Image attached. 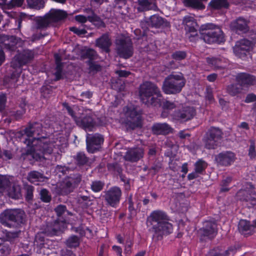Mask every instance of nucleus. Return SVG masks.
Wrapping results in <instances>:
<instances>
[{"label":"nucleus","mask_w":256,"mask_h":256,"mask_svg":"<svg viewBox=\"0 0 256 256\" xmlns=\"http://www.w3.org/2000/svg\"><path fill=\"white\" fill-rule=\"evenodd\" d=\"M107 167L108 170L116 172L119 174H121L122 171V169L120 164L116 162L108 164L107 165Z\"/></svg>","instance_id":"nucleus-53"},{"label":"nucleus","mask_w":256,"mask_h":256,"mask_svg":"<svg viewBox=\"0 0 256 256\" xmlns=\"http://www.w3.org/2000/svg\"><path fill=\"white\" fill-rule=\"evenodd\" d=\"M237 196L248 208L256 206V193L251 190H240L237 193Z\"/></svg>","instance_id":"nucleus-20"},{"label":"nucleus","mask_w":256,"mask_h":256,"mask_svg":"<svg viewBox=\"0 0 256 256\" xmlns=\"http://www.w3.org/2000/svg\"><path fill=\"white\" fill-rule=\"evenodd\" d=\"M40 200L45 203H49L52 200V196L50 192L46 188H42L40 192Z\"/></svg>","instance_id":"nucleus-46"},{"label":"nucleus","mask_w":256,"mask_h":256,"mask_svg":"<svg viewBox=\"0 0 256 256\" xmlns=\"http://www.w3.org/2000/svg\"><path fill=\"white\" fill-rule=\"evenodd\" d=\"M162 167V163L159 161H156L153 164L152 166L149 168L148 171L150 172H152V174H156L158 172Z\"/></svg>","instance_id":"nucleus-58"},{"label":"nucleus","mask_w":256,"mask_h":256,"mask_svg":"<svg viewBox=\"0 0 256 256\" xmlns=\"http://www.w3.org/2000/svg\"><path fill=\"white\" fill-rule=\"evenodd\" d=\"M34 56V52L28 49L18 52L12 59L10 62L9 76L11 80L17 79L22 72V66L30 62Z\"/></svg>","instance_id":"nucleus-3"},{"label":"nucleus","mask_w":256,"mask_h":256,"mask_svg":"<svg viewBox=\"0 0 256 256\" xmlns=\"http://www.w3.org/2000/svg\"><path fill=\"white\" fill-rule=\"evenodd\" d=\"M104 142L103 136L98 133L88 134L86 136V148L88 152L94 154L100 150Z\"/></svg>","instance_id":"nucleus-12"},{"label":"nucleus","mask_w":256,"mask_h":256,"mask_svg":"<svg viewBox=\"0 0 256 256\" xmlns=\"http://www.w3.org/2000/svg\"><path fill=\"white\" fill-rule=\"evenodd\" d=\"M236 82H239L244 89L256 84V77L248 73L238 74L236 78Z\"/></svg>","instance_id":"nucleus-24"},{"label":"nucleus","mask_w":256,"mask_h":256,"mask_svg":"<svg viewBox=\"0 0 256 256\" xmlns=\"http://www.w3.org/2000/svg\"><path fill=\"white\" fill-rule=\"evenodd\" d=\"M244 90V88L239 82L228 84L226 88V91L227 93L232 96H234L241 94Z\"/></svg>","instance_id":"nucleus-34"},{"label":"nucleus","mask_w":256,"mask_h":256,"mask_svg":"<svg viewBox=\"0 0 256 256\" xmlns=\"http://www.w3.org/2000/svg\"><path fill=\"white\" fill-rule=\"evenodd\" d=\"M209 5L214 9L227 8L229 6L226 0H212Z\"/></svg>","instance_id":"nucleus-42"},{"label":"nucleus","mask_w":256,"mask_h":256,"mask_svg":"<svg viewBox=\"0 0 256 256\" xmlns=\"http://www.w3.org/2000/svg\"><path fill=\"white\" fill-rule=\"evenodd\" d=\"M168 217L162 211H154L149 217L147 224L152 233V240L157 242L162 239L163 236L170 234L172 230L171 224L168 222Z\"/></svg>","instance_id":"nucleus-1"},{"label":"nucleus","mask_w":256,"mask_h":256,"mask_svg":"<svg viewBox=\"0 0 256 256\" xmlns=\"http://www.w3.org/2000/svg\"><path fill=\"white\" fill-rule=\"evenodd\" d=\"M66 244L67 246L70 248L78 247L80 244L79 238L76 236H72L66 240Z\"/></svg>","instance_id":"nucleus-49"},{"label":"nucleus","mask_w":256,"mask_h":256,"mask_svg":"<svg viewBox=\"0 0 256 256\" xmlns=\"http://www.w3.org/2000/svg\"><path fill=\"white\" fill-rule=\"evenodd\" d=\"M26 216L21 208H10L0 214V222L8 228L19 227L25 224Z\"/></svg>","instance_id":"nucleus-4"},{"label":"nucleus","mask_w":256,"mask_h":256,"mask_svg":"<svg viewBox=\"0 0 256 256\" xmlns=\"http://www.w3.org/2000/svg\"><path fill=\"white\" fill-rule=\"evenodd\" d=\"M22 40L14 36L6 34H0V47L10 52H15L17 48V45L21 43Z\"/></svg>","instance_id":"nucleus-16"},{"label":"nucleus","mask_w":256,"mask_h":256,"mask_svg":"<svg viewBox=\"0 0 256 256\" xmlns=\"http://www.w3.org/2000/svg\"><path fill=\"white\" fill-rule=\"evenodd\" d=\"M104 186V183L100 180H96L92 182L90 184L92 190L96 192L101 191Z\"/></svg>","instance_id":"nucleus-51"},{"label":"nucleus","mask_w":256,"mask_h":256,"mask_svg":"<svg viewBox=\"0 0 256 256\" xmlns=\"http://www.w3.org/2000/svg\"><path fill=\"white\" fill-rule=\"evenodd\" d=\"M230 29L238 34L246 33L249 30L247 21L242 18H239L231 22Z\"/></svg>","instance_id":"nucleus-26"},{"label":"nucleus","mask_w":256,"mask_h":256,"mask_svg":"<svg viewBox=\"0 0 256 256\" xmlns=\"http://www.w3.org/2000/svg\"><path fill=\"white\" fill-rule=\"evenodd\" d=\"M250 145L248 150V156L251 158H254L256 156L254 141L252 140H250Z\"/></svg>","instance_id":"nucleus-59"},{"label":"nucleus","mask_w":256,"mask_h":256,"mask_svg":"<svg viewBox=\"0 0 256 256\" xmlns=\"http://www.w3.org/2000/svg\"><path fill=\"white\" fill-rule=\"evenodd\" d=\"M186 80L181 73L172 74L167 76L163 82L162 90L166 94L180 93L186 84Z\"/></svg>","instance_id":"nucleus-7"},{"label":"nucleus","mask_w":256,"mask_h":256,"mask_svg":"<svg viewBox=\"0 0 256 256\" xmlns=\"http://www.w3.org/2000/svg\"><path fill=\"white\" fill-rule=\"evenodd\" d=\"M40 92L43 97L47 98L52 94V88L49 85L43 86L40 89Z\"/></svg>","instance_id":"nucleus-55"},{"label":"nucleus","mask_w":256,"mask_h":256,"mask_svg":"<svg viewBox=\"0 0 256 256\" xmlns=\"http://www.w3.org/2000/svg\"><path fill=\"white\" fill-rule=\"evenodd\" d=\"M186 5L194 8L202 10L204 8L200 0H185Z\"/></svg>","instance_id":"nucleus-43"},{"label":"nucleus","mask_w":256,"mask_h":256,"mask_svg":"<svg viewBox=\"0 0 256 256\" xmlns=\"http://www.w3.org/2000/svg\"><path fill=\"white\" fill-rule=\"evenodd\" d=\"M125 126L128 131L132 130L136 128H140L142 126L141 120H127Z\"/></svg>","instance_id":"nucleus-45"},{"label":"nucleus","mask_w":256,"mask_h":256,"mask_svg":"<svg viewBox=\"0 0 256 256\" xmlns=\"http://www.w3.org/2000/svg\"><path fill=\"white\" fill-rule=\"evenodd\" d=\"M142 24L156 28H164L170 26V22L158 14H154L148 18L144 19L142 22Z\"/></svg>","instance_id":"nucleus-18"},{"label":"nucleus","mask_w":256,"mask_h":256,"mask_svg":"<svg viewBox=\"0 0 256 256\" xmlns=\"http://www.w3.org/2000/svg\"><path fill=\"white\" fill-rule=\"evenodd\" d=\"M10 181L5 176L0 175V193H2L10 184Z\"/></svg>","instance_id":"nucleus-56"},{"label":"nucleus","mask_w":256,"mask_h":256,"mask_svg":"<svg viewBox=\"0 0 256 256\" xmlns=\"http://www.w3.org/2000/svg\"><path fill=\"white\" fill-rule=\"evenodd\" d=\"M172 127L167 123H155L152 126V131L154 134L166 135L172 131Z\"/></svg>","instance_id":"nucleus-29"},{"label":"nucleus","mask_w":256,"mask_h":256,"mask_svg":"<svg viewBox=\"0 0 256 256\" xmlns=\"http://www.w3.org/2000/svg\"><path fill=\"white\" fill-rule=\"evenodd\" d=\"M2 158L4 160H10L12 158L13 154L10 150H3L2 151Z\"/></svg>","instance_id":"nucleus-64"},{"label":"nucleus","mask_w":256,"mask_h":256,"mask_svg":"<svg viewBox=\"0 0 256 256\" xmlns=\"http://www.w3.org/2000/svg\"><path fill=\"white\" fill-rule=\"evenodd\" d=\"M6 188L7 194L12 198L18 200L22 197L21 188L20 186L12 184L10 183Z\"/></svg>","instance_id":"nucleus-31"},{"label":"nucleus","mask_w":256,"mask_h":256,"mask_svg":"<svg viewBox=\"0 0 256 256\" xmlns=\"http://www.w3.org/2000/svg\"><path fill=\"white\" fill-rule=\"evenodd\" d=\"M24 2V0H11L8 4V8L9 9L14 7L21 6Z\"/></svg>","instance_id":"nucleus-60"},{"label":"nucleus","mask_w":256,"mask_h":256,"mask_svg":"<svg viewBox=\"0 0 256 256\" xmlns=\"http://www.w3.org/2000/svg\"><path fill=\"white\" fill-rule=\"evenodd\" d=\"M206 162L202 160H198L195 164V172L198 173H202L206 167Z\"/></svg>","instance_id":"nucleus-54"},{"label":"nucleus","mask_w":256,"mask_h":256,"mask_svg":"<svg viewBox=\"0 0 256 256\" xmlns=\"http://www.w3.org/2000/svg\"><path fill=\"white\" fill-rule=\"evenodd\" d=\"M76 164L80 166L88 165L90 162V158L88 157L84 152H78L76 156H74Z\"/></svg>","instance_id":"nucleus-35"},{"label":"nucleus","mask_w":256,"mask_h":256,"mask_svg":"<svg viewBox=\"0 0 256 256\" xmlns=\"http://www.w3.org/2000/svg\"><path fill=\"white\" fill-rule=\"evenodd\" d=\"M112 45V38L108 32L103 34L100 38L96 39L95 42V46L106 53L110 52V48Z\"/></svg>","instance_id":"nucleus-22"},{"label":"nucleus","mask_w":256,"mask_h":256,"mask_svg":"<svg viewBox=\"0 0 256 256\" xmlns=\"http://www.w3.org/2000/svg\"><path fill=\"white\" fill-rule=\"evenodd\" d=\"M46 178L42 173L36 170L30 172L27 175L26 179L31 183L38 182H44Z\"/></svg>","instance_id":"nucleus-33"},{"label":"nucleus","mask_w":256,"mask_h":256,"mask_svg":"<svg viewBox=\"0 0 256 256\" xmlns=\"http://www.w3.org/2000/svg\"><path fill=\"white\" fill-rule=\"evenodd\" d=\"M20 158L24 160L29 162L31 165H34L36 162L40 164H44L48 158L42 153L38 150L30 148L25 152L22 153Z\"/></svg>","instance_id":"nucleus-13"},{"label":"nucleus","mask_w":256,"mask_h":256,"mask_svg":"<svg viewBox=\"0 0 256 256\" xmlns=\"http://www.w3.org/2000/svg\"><path fill=\"white\" fill-rule=\"evenodd\" d=\"M56 170L58 172H61L63 174H69L70 168L66 166H56Z\"/></svg>","instance_id":"nucleus-63"},{"label":"nucleus","mask_w":256,"mask_h":256,"mask_svg":"<svg viewBox=\"0 0 256 256\" xmlns=\"http://www.w3.org/2000/svg\"><path fill=\"white\" fill-rule=\"evenodd\" d=\"M24 132L28 138L32 137V139H26L24 141L26 144L30 146L32 144L34 138L41 136L43 132L42 124L37 122H30Z\"/></svg>","instance_id":"nucleus-14"},{"label":"nucleus","mask_w":256,"mask_h":256,"mask_svg":"<svg viewBox=\"0 0 256 256\" xmlns=\"http://www.w3.org/2000/svg\"><path fill=\"white\" fill-rule=\"evenodd\" d=\"M34 189L32 185L26 184L24 187L25 200L28 202H32L33 200Z\"/></svg>","instance_id":"nucleus-39"},{"label":"nucleus","mask_w":256,"mask_h":256,"mask_svg":"<svg viewBox=\"0 0 256 256\" xmlns=\"http://www.w3.org/2000/svg\"><path fill=\"white\" fill-rule=\"evenodd\" d=\"M144 150L140 148L128 149L124 156V159L128 162H134L143 157Z\"/></svg>","instance_id":"nucleus-27"},{"label":"nucleus","mask_w":256,"mask_h":256,"mask_svg":"<svg viewBox=\"0 0 256 256\" xmlns=\"http://www.w3.org/2000/svg\"><path fill=\"white\" fill-rule=\"evenodd\" d=\"M34 140H36L38 141L40 150L45 156L46 154H50L53 152V145L52 144L48 142L49 140L46 136H42L40 137H34Z\"/></svg>","instance_id":"nucleus-25"},{"label":"nucleus","mask_w":256,"mask_h":256,"mask_svg":"<svg viewBox=\"0 0 256 256\" xmlns=\"http://www.w3.org/2000/svg\"><path fill=\"white\" fill-rule=\"evenodd\" d=\"M138 6L137 9L138 12H144L152 9V3L150 0H138Z\"/></svg>","instance_id":"nucleus-41"},{"label":"nucleus","mask_w":256,"mask_h":256,"mask_svg":"<svg viewBox=\"0 0 256 256\" xmlns=\"http://www.w3.org/2000/svg\"><path fill=\"white\" fill-rule=\"evenodd\" d=\"M76 124L80 127L91 130L94 126L96 122L91 116L86 115L82 118H79Z\"/></svg>","instance_id":"nucleus-30"},{"label":"nucleus","mask_w":256,"mask_h":256,"mask_svg":"<svg viewBox=\"0 0 256 256\" xmlns=\"http://www.w3.org/2000/svg\"><path fill=\"white\" fill-rule=\"evenodd\" d=\"M252 226L246 220H241L238 224V230L242 234H251Z\"/></svg>","instance_id":"nucleus-37"},{"label":"nucleus","mask_w":256,"mask_h":256,"mask_svg":"<svg viewBox=\"0 0 256 256\" xmlns=\"http://www.w3.org/2000/svg\"><path fill=\"white\" fill-rule=\"evenodd\" d=\"M82 180V176L78 174H70L56 188V193L60 196H66L72 192Z\"/></svg>","instance_id":"nucleus-8"},{"label":"nucleus","mask_w":256,"mask_h":256,"mask_svg":"<svg viewBox=\"0 0 256 256\" xmlns=\"http://www.w3.org/2000/svg\"><path fill=\"white\" fill-rule=\"evenodd\" d=\"M82 56L84 58H88V60L92 61L98 57L96 52L92 48H88L82 52Z\"/></svg>","instance_id":"nucleus-48"},{"label":"nucleus","mask_w":256,"mask_h":256,"mask_svg":"<svg viewBox=\"0 0 256 256\" xmlns=\"http://www.w3.org/2000/svg\"><path fill=\"white\" fill-rule=\"evenodd\" d=\"M126 115L128 120H141V112L138 110L136 107H129L127 108Z\"/></svg>","instance_id":"nucleus-36"},{"label":"nucleus","mask_w":256,"mask_h":256,"mask_svg":"<svg viewBox=\"0 0 256 256\" xmlns=\"http://www.w3.org/2000/svg\"><path fill=\"white\" fill-rule=\"evenodd\" d=\"M201 38L206 43L220 44L225 41L224 36L221 28L212 23L202 24L200 27Z\"/></svg>","instance_id":"nucleus-5"},{"label":"nucleus","mask_w":256,"mask_h":256,"mask_svg":"<svg viewBox=\"0 0 256 256\" xmlns=\"http://www.w3.org/2000/svg\"><path fill=\"white\" fill-rule=\"evenodd\" d=\"M40 233L46 236H52L58 235L60 232V222L57 220L47 222L42 224L40 228Z\"/></svg>","instance_id":"nucleus-19"},{"label":"nucleus","mask_w":256,"mask_h":256,"mask_svg":"<svg viewBox=\"0 0 256 256\" xmlns=\"http://www.w3.org/2000/svg\"><path fill=\"white\" fill-rule=\"evenodd\" d=\"M42 234H40L36 235L35 240V242L36 243V244L38 245L40 248L45 247L44 238V236H41Z\"/></svg>","instance_id":"nucleus-61"},{"label":"nucleus","mask_w":256,"mask_h":256,"mask_svg":"<svg viewBox=\"0 0 256 256\" xmlns=\"http://www.w3.org/2000/svg\"><path fill=\"white\" fill-rule=\"evenodd\" d=\"M54 211L58 218L57 220L59 222L64 223L69 216H73V213L68 210L66 206L62 204L57 206L54 208Z\"/></svg>","instance_id":"nucleus-28"},{"label":"nucleus","mask_w":256,"mask_h":256,"mask_svg":"<svg viewBox=\"0 0 256 256\" xmlns=\"http://www.w3.org/2000/svg\"><path fill=\"white\" fill-rule=\"evenodd\" d=\"M70 30L78 36L84 35L87 33V31L85 29H80L74 26L70 27Z\"/></svg>","instance_id":"nucleus-62"},{"label":"nucleus","mask_w":256,"mask_h":256,"mask_svg":"<svg viewBox=\"0 0 256 256\" xmlns=\"http://www.w3.org/2000/svg\"><path fill=\"white\" fill-rule=\"evenodd\" d=\"M196 115V109L190 106H185L176 110L172 114L174 118L181 122L191 120Z\"/></svg>","instance_id":"nucleus-15"},{"label":"nucleus","mask_w":256,"mask_h":256,"mask_svg":"<svg viewBox=\"0 0 256 256\" xmlns=\"http://www.w3.org/2000/svg\"><path fill=\"white\" fill-rule=\"evenodd\" d=\"M103 198L106 204L113 208L119 204L122 192L120 188L114 186L108 190L104 192Z\"/></svg>","instance_id":"nucleus-17"},{"label":"nucleus","mask_w":256,"mask_h":256,"mask_svg":"<svg viewBox=\"0 0 256 256\" xmlns=\"http://www.w3.org/2000/svg\"><path fill=\"white\" fill-rule=\"evenodd\" d=\"M112 88L118 92H122L125 90V84L120 80H118L112 84Z\"/></svg>","instance_id":"nucleus-57"},{"label":"nucleus","mask_w":256,"mask_h":256,"mask_svg":"<svg viewBox=\"0 0 256 256\" xmlns=\"http://www.w3.org/2000/svg\"><path fill=\"white\" fill-rule=\"evenodd\" d=\"M217 224L214 220H206L198 232L200 240H212L217 234Z\"/></svg>","instance_id":"nucleus-11"},{"label":"nucleus","mask_w":256,"mask_h":256,"mask_svg":"<svg viewBox=\"0 0 256 256\" xmlns=\"http://www.w3.org/2000/svg\"><path fill=\"white\" fill-rule=\"evenodd\" d=\"M235 159V154L230 151L222 152L215 156V160L218 164L222 166H228Z\"/></svg>","instance_id":"nucleus-21"},{"label":"nucleus","mask_w":256,"mask_h":256,"mask_svg":"<svg viewBox=\"0 0 256 256\" xmlns=\"http://www.w3.org/2000/svg\"><path fill=\"white\" fill-rule=\"evenodd\" d=\"M54 58L56 64V72L54 73L56 80H58L63 78L62 74V64L61 63V58L58 54H54Z\"/></svg>","instance_id":"nucleus-38"},{"label":"nucleus","mask_w":256,"mask_h":256,"mask_svg":"<svg viewBox=\"0 0 256 256\" xmlns=\"http://www.w3.org/2000/svg\"><path fill=\"white\" fill-rule=\"evenodd\" d=\"M186 56L185 51L178 50L172 53L171 57L176 61L184 60Z\"/></svg>","instance_id":"nucleus-52"},{"label":"nucleus","mask_w":256,"mask_h":256,"mask_svg":"<svg viewBox=\"0 0 256 256\" xmlns=\"http://www.w3.org/2000/svg\"><path fill=\"white\" fill-rule=\"evenodd\" d=\"M20 230L16 232H8L6 234V240L4 241L10 242V243H14L19 237L20 234Z\"/></svg>","instance_id":"nucleus-47"},{"label":"nucleus","mask_w":256,"mask_h":256,"mask_svg":"<svg viewBox=\"0 0 256 256\" xmlns=\"http://www.w3.org/2000/svg\"><path fill=\"white\" fill-rule=\"evenodd\" d=\"M182 24L186 26V30L190 34L189 37H194L198 35L197 30H199L200 28L194 17L188 16H184Z\"/></svg>","instance_id":"nucleus-23"},{"label":"nucleus","mask_w":256,"mask_h":256,"mask_svg":"<svg viewBox=\"0 0 256 256\" xmlns=\"http://www.w3.org/2000/svg\"><path fill=\"white\" fill-rule=\"evenodd\" d=\"M139 96L142 102L148 106L160 107L162 104L161 92L152 82H146L140 86Z\"/></svg>","instance_id":"nucleus-2"},{"label":"nucleus","mask_w":256,"mask_h":256,"mask_svg":"<svg viewBox=\"0 0 256 256\" xmlns=\"http://www.w3.org/2000/svg\"><path fill=\"white\" fill-rule=\"evenodd\" d=\"M26 2L30 8L36 10L43 8L45 6L44 0H26Z\"/></svg>","instance_id":"nucleus-40"},{"label":"nucleus","mask_w":256,"mask_h":256,"mask_svg":"<svg viewBox=\"0 0 256 256\" xmlns=\"http://www.w3.org/2000/svg\"><path fill=\"white\" fill-rule=\"evenodd\" d=\"M253 43L252 41L247 39L241 40L237 42L234 48V50L238 52L240 50H244L245 52H249L252 48Z\"/></svg>","instance_id":"nucleus-32"},{"label":"nucleus","mask_w":256,"mask_h":256,"mask_svg":"<svg viewBox=\"0 0 256 256\" xmlns=\"http://www.w3.org/2000/svg\"><path fill=\"white\" fill-rule=\"evenodd\" d=\"M68 16L67 12L59 9H51L43 16L37 18L36 20V29H45L64 20Z\"/></svg>","instance_id":"nucleus-6"},{"label":"nucleus","mask_w":256,"mask_h":256,"mask_svg":"<svg viewBox=\"0 0 256 256\" xmlns=\"http://www.w3.org/2000/svg\"><path fill=\"white\" fill-rule=\"evenodd\" d=\"M88 20L92 22L98 28L105 27V24L96 14L94 16H88Z\"/></svg>","instance_id":"nucleus-44"},{"label":"nucleus","mask_w":256,"mask_h":256,"mask_svg":"<svg viewBox=\"0 0 256 256\" xmlns=\"http://www.w3.org/2000/svg\"><path fill=\"white\" fill-rule=\"evenodd\" d=\"M88 65L89 72L90 74H94L102 70L101 66L93 61L88 60Z\"/></svg>","instance_id":"nucleus-50"},{"label":"nucleus","mask_w":256,"mask_h":256,"mask_svg":"<svg viewBox=\"0 0 256 256\" xmlns=\"http://www.w3.org/2000/svg\"><path fill=\"white\" fill-rule=\"evenodd\" d=\"M116 51L121 58L128 59L134 54L133 44L128 36L118 38L115 40Z\"/></svg>","instance_id":"nucleus-9"},{"label":"nucleus","mask_w":256,"mask_h":256,"mask_svg":"<svg viewBox=\"0 0 256 256\" xmlns=\"http://www.w3.org/2000/svg\"><path fill=\"white\" fill-rule=\"evenodd\" d=\"M222 136L223 132L219 128L210 127L203 138L205 148L208 150L216 148L220 145Z\"/></svg>","instance_id":"nucleus-10"}]
</instances>
